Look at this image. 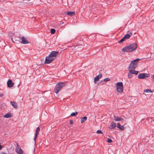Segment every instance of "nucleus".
<instances>
[{
	"label": "nucleus",
	"mask_w": 154,
	"mask_h": 154,
	"mask_svg": "<svg viewBox=\"0 0 154 154\" xmlns=\"http://www.w3.org/2000/svg\"><path fill=\"white\" fill-rule=\"evenodd\" d=\"M16 152L18 154H23V152L20 147L17 145V146L16 148Z\"/></svg>",
	"instance_id": "10"
},
{
	"label": "nucleus",
	"mask_w": 154,
	"mask_h": 154,
	"mask_svg": "<svg viewBox=\"0 0 154 154\" xmlns=\"http://www.w3.org/2000/svg\"><path fill=\"white\" fill-rule=\"evenodd\" d=\"M149 76V74L146 73H140L138 75V78L139 79H144L148 78Z\"/></svg>",
	"instance_id": "5"
},
{
	"label": "nucleus",
	"mask_w": 154,
	"mask_h": 154,
	"mask_svg": "<svg viewBox=\"0 0 154 154\" xmlns=\"http://www.w3.org/2000/svg\"><path fill=\"white\" fill-rule=\"evenodd\" d=\"M65 85V83L63 82L58 83L57 84L54 89V92L56 94L58 93L63 87Z\"/></svg>",
	"instance_id": "2"
},
{
	"label": "nucleus",
	"mask_w": 154,
	"mask_h": 154,
	"mask_svg": "<svg viewBox=\"0 0 154 154\" xmlns=\"http://www.w3.org/2000/svg\"><path fill=\"white\" fill-rule=\"evenodd\" d=\"M128 33L126 34L124 37L125 40L129 38L131 36L132 34V32H131L128 31Z\"/></svg>",
	"instance_id": "11"
},
{
	"label": "nucleus",
	"mask_w": 154,
	"mask_h": 154,
	"mask_svg": "<svg viewBox=\"0 0 154 154\" xmlns=\"http://www.w3.org/2000/svg\"><path fill=\"white\" fill-rule=\"evenodd\" d=\"M62 24H63V22H62Z\"/></svg>",
	"instance_id": "34"
},
{
	"label": "nucleus",
	"mask_w": 154,
	"mask_h": 154,
	"mask_svg": "<svg viewBox=\"0 0 154 154\" xmlns=\"http://www.w3.org/2000/svg\"><path fill=\"white\" fill-rule=\"evenodd\" d=\"M7 85L8 87H11L14 86V83L12 82L11 80H9L7 82Z\"/></svg>",
	"instance_id": "12"
},
{
	"label": "nucleus",
	"mask_w": 154,
	"mask_h": 154,
	"mask_svg": "<svg viewBox=\"0 0 154 154\" xmlns=\"http://www.w3.org/2000/svg\"><path fill=\"white\" fill-rule=\"evenodd\" d=\"M97 133L98 134H100V133L102 134L103 132L101 130H98L97 131Z\"/></svg>",
	"instance_id": "29"
},
{
	"label": "nucleus",
	"mask_w": 154,
	"mask_h": 154,
	"mask_svg": "<svg viewBox=\"0 0 154 154\" xmlns=\"http://www.w3.org/2000/svg\"><path fill=\"white\" fill-rule=\"evenodd\" d=\"M2 154H4V152Z\"/></svg>",
	"instance_id": "35"
},
{
	"label": "nucleus",
	"mask_w": 154,
	"mask_h": 154,
	"mask_svg": "<svg viewBox=\"0 0 154 154\" xmlns=\"http://www.w3.org/2000/svg\"><path fill=\"white\" fill-rule=\"evenodd\" d=\"M66 14L69 16H72L74 15L75 13L74 11H68L66 12Z\"/></svg>",
	"instance_id": "18"
},
{
	"label": "nucleus",
	"mask_w": 154,
	"mask_h": 154,
	"mask_svg": "<svg viewBox=\"0 0 154 154\" xmlns=\"http://www.w3.org/2000/svg\"><path fill=\"white\" fill-rule=\"evenodd\" d=\"M51 33L52 34H54L55 32V29H51Z\"/></svg>",
	"instance_id": "25"
},
{
	"label": "nucleus",
	"mask_w": 154,
	"mask_h": 154,
	"mask_svg": "<svg viewBox=\"0 0 154 154\" xmlns=\"http://www.w3.org/2000/svg\"><path fill=\"white\" fill-rule=\"evenodd\" d=\"M125 39L123 37L120 41L119 42V44H121V43H122V42H124V41H125Z\"/></svg>",
	"instance_id": "24"
},
{
	"label": "nucleus",
	"mask_w": 154,
	"mask_h": 154,
	"mask_svg": "<svg viewBox=\"0 0 154 154\" xmlns=\"http://www.w3.org/2000/svg\"><path fill=\"white\" fill-rule=\"evenodd\" d=\"M151 78L152 79V80L153 82H154V75H153L152 76Z\"/></svg>",
	"instance_id": "30"
},
{
	"label": "nucleus",
	"mask_w": 154,
	"mask_h": 154,
	"mask_svg": "<svg viewBox=\"0 0 154 154\" xmlns=\"http://www.w3.org/2000/svg\"><path fill=\"white\" fill-rule=\"evenodd\" d=\"M87 119V118L86 116L81 118L80 119L81 122L82 123H83Z\"/></svg>",
	"instance_id": "20"
},
{
	"label": "nucleus",
	"mask_w": 154,
	"mask_h": 154,
	"mask_svg": "<svg viewBox=\"0 0 154 154\" xmlns=\"http://www.w3.org/2000/svg\"><path fill=\"white\" fill-rule=\"evenodd\" d=\"M116 127L122 130H124L125 128L124 126L123 125H121L119 123L117 124Z\"/></svg>",
	"instance_id": "17"
},
{
	"label": "nucleus",
	"mask_w": 154,
	"mask_h": 154,
	"mask_svg": "<svg viewBox=\"0 0 154 154\" xmlns=\"http://www.w3.org/2000/svg\"><path fill=\"white\" fill-rule=\"evenodd\" d=\"M107 141L109 143H111L112 142V140L109 138H107Z\"/></svg>",
	"instance_id": "27"
},
{
	"label": "nucleus",
	"mask_w": 154,
	"mask_h": 154,
	"mask_svg": "<svg viewBox=\"0 0 154 154\" xmlns=\"http://www.w3.org/2000/svg\"><path fill=\"white\" fill-rule=\"evenodd\" d=\"M114 120L116 121H120L124 120V119L120 117L114 116Z\"/></svg>",
	"instance_id": "14"
},
{
	"label": "nucleus",
	"mask_w": 154,
	"mask_h": 154,
	"mask_svg": "<svg viewBox=\"0 0 154 154\" xmlns=\"http://www.w3.org/2000/svg\"><path fill=\"white\" fill-rule=\"evenodd\" d=\"M137 48V44L133 43L130 44L128 46L124 47L122 49V51L124 52H131L136 50Z\"/></svg>",
	"instance_id": "1"
},
{
	"label": "nucleus",
	"mask_w": 154,
	"mask_h": 154,
	"mask_svg": "<svg viewBox=\"0 0 154 154\" xmlns=\"http://www.w3.org/2000/svg\"><path fill=\"white\" fill-rule=\"evenodd\" d=\"M4 118H8L11 117V115L10 113H8L5 115L4 116Z\"/></svg>",
	"instance_id": "21"
},
{
	"label": "nucleus",
	"mask_w": 154,
	"mask_h": 154,
	"mask_svg": "<svg viewBox=\"0 0 154 154\" xmlns=\"http://www.w3.org/2000/svg\"><path fill=\"white\" fill-rule=\"evenodd\" d=\"M69 122L70 124H72L73 123V121L72 120H70Z\"/></svg>",
	"instance_id": "31"
},
{
	"label": "nucleus",
	"mask_w": 154,
	"mask_h": 154,
	"mask_svg": "<svg viewBox=\"0 0 154 154\" xmlns=\"http://www.w3.org/2000/svg\"><path fill=\"white\" fill-rule=\"evenodd\" d=\"M40 130V129L39 127H37L35 129V136L34 137V140L35 141V143H36L35 140L36 139V138L38 136V135L39 133Z\"/></svg>",
	"instance_id": "8"
},
{
	"label": "nucleus",
	"mask_w": 154,
	"mask_h": 154,
	"mask_svg": "<svg viewBox=\"0 0 154 154\" xmlns=\"http://www.w3.org/2000/svg\"><path fill=\"white\" fill-rule=\"evenodd\" d=\"M116 126V123L114 122H112L111 124L109 125V128L110 129H112L114 128Z\"/></svg>",
	"instance_id": "15"
},
{
	"label": "nucleus",
	"mask_w": 154,
	"mask_h": 154,
	"mask_svg": "<svg viewBox=\"0 0 154 154\" xmlns=\"http://www.w3.org/2000/svg\"><path fill=\"white\" fill-rule=\"evenodd\" d=\"M144 92L146 93H149L152 92L149 89L144 90Z\"/></svg>",
	"instance_id": "23"
},
{
	"label": "nucleus",
	"mask_w": 154,
	"mask_h": 154,
	"mask_svg": "<svg viewBox=\"0 0 154 154\" xmlns=\"http://www.w3.org/2000/svg\"><path fill=\"white\" fill-rule=\"evenodd\" d=\"M19 38L21 40L20 42L22 43L26 44L29 43L28 41L24 36H22L21 38L19 37Z\"/></svg>",
	"instance_id": "9"
},
{
	"label": "nucleus",
	"mask_w": 154,
	"mask_h": 154,
	"mask_svg": "<svg viewBox=\"0 0 154 154\" xmlns=\"http://www.w3.org/2000/svg\"><path fill=\"white\" fill-rule=\"evenodd\" d=\"M131 74H134L135 75H137L139 72L138 71H135L134 70H131L129 72Z\"/></svg>",
	"instance_id": "19"
},
{
	"label": "nucleus",
	"mask_w": 154,
	"mask_h": 154,
	"mask_svg": "<svg viewBox=\"0 0 154 154\" xmlns=\"http://www.w3.org/2000/svg\"><path fill=\"white\" fill-rule=\"evenodd\" d=\"M2 149V145H0V150H1Z\"/></svg>",
	"instance_id": "32"
},
{
	"label": "nucleus",
	"mask_w": 154,
	"mask_h": 154,
	"mask_svg": "<svg viewBox=\"0 0 154 154\" xmlns=\"http://www.w3.org/2000/svg\"><path fill=\"white\" fill-rule=\"evenodd\" d=\"M140 59L137 58L132 60L129 67H135L137 64V62Z\"/></svg>",
	"instance_id": "4"
},
{
	"label": "nucleus",
	"mask_w": 154,
	"mask_h": 154,
	"mask_svg": "<svg viewBox=\"0 0 154 154\" xmlns=\"http://www.w3.org/2000/svg\"><path fill=\"white\" fill-rule=\"evenodd\" d=\"M110 80V79L108 78H107L106 79H104L103 80V81H104V82H107V81H109Z\"/></svg>",
	"instance_id": "28"
},
{
	"label": "nucleus",
	"mask_w": 154,
	"mask_h": 154,
	"mask_svg": "<svg viewBox=\"0 0 154 154\" xmlns=\"http://www.w3.org/2000/svg\"><path fill=\"white\" fill-rule=\"evenodd\" d=\"M10 103L14 108L17 109V108L18 105L16 102L11 101L10 102Z\"/></svg>",
	"instance_id": "13"
},
{
	"label": "nucleus",
	"mask_w": 154,
	"mask_h": 154,
	"mask_svg": "<svg viewBox=\"0 0 154 154\" xmlns=\"http://www.w3.org/2000/svg\"><path fill=\"white\" fill-rule=\"evenodd\" d=\"M102 75L101 74L98 75L96 76L94 78V82L95 83H96L95 81H98L99 79L101 77Z\"/></svg>",
	"instance_id": "16"
},
{
	"label": "nucleus",
	"mask_w": 154,
	"mask_h": 154,
	"mask_svg": "<svg viewBox=\"0 0 154 154\" xmlns=\"http://www.w3.org/2000/svg\"><path fill=\"white\" fill-rule=\"evenodd\" d=\"M58 52L53 51L51 52L48 56L51 58H54V60L55 57L58 54Z\"/></svg>",
	"instance_id": "6"
},
{
	"label": "nucleus",
	"mask_w": 154,
	"mask_h": 154,
	"mask_svg": "<svg viewBox=\"0 0 154 154\" xmlns=\"http://www.w3.org/2000/svg\"><path fill=\"white\" fill-rule=\"evenodd\" d=\"M116 89L118 92L121 93L123 88L122 83L121 82H117L116 84Z\"/></svg>",
	"instance_id": "3"
},
{
	"label": "nucleus",
	"mask_w": 154,
	"mask_h": 154,
	"mask_svg": "<svg viewBox=\"0 0 154 154\" xmlns=\"http://www.w3.org/2000/svg\"><path fill=\"white\" fill-rule=\"evenodd\" d=\"M77 114L78 112H72L70 114V116H75Z\"/></svg>",
	"instance_id": "22"
},
{
	"label": "nucleus",
	"mask_w": 154,
	"mask_h": 154,
	"mask_svg": "<svg viewBox=\"0 0 154 154\" xmlns=\"http://www.w3.org/2000/svg\"><path fill=\"white\" fill-rule=\"evenodd\" d=\"M54 60V59L51 58L49 56L46 57L45 58V64H49Z\"/></svg>",
	"instance_id": "7"
},
{
	"label": "nucleus",
	"mask_w": 154,
	"mask_h": 154,
	"mask_svg": "<svg viewBox=\"0 0 154 154\" xmlns=\"http://www.w3.org/2000/svg\"><path fill=\"white\" fill-rule=\"evenodd\" d=\"M128 78L129 79L131 78H132V74L131 73H130L129 72H128Z\"/></svg>",
	"instance_id": "26"
},
{
	"label": "nucleus",
	"mask_w": 154,
	"mask_h": 154,
	"mask_svg": "<svg viewBox=\"0 0 154 154\" xmlns=\"http://www.w3.org/2000/svg\"><path fill=\"white\" fill-rule=\"evenodd\" d=\"M3 96V94H0V97H2Z\"/></svg>",
	"instance_id": "33"
}]
</instances>
